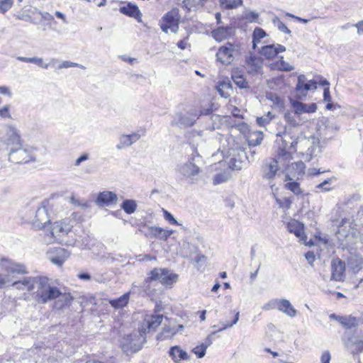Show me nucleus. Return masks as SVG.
Listing matches in <instances>:
<instances>
[{"instance_id":"nucleus-1","label":"nucleus","mask_w":363,"mask_h":363,"mask_svg":"<svg viewBox=\"0 0 363 363\" xmlns=\"http://www.w3.org/2000/svg\"><path fill=\"white\" fill-rule=\"evenodd\" d=\"M35 289L33 298L38 304H45L54 301L60 295V289L52 285L46 277H37Z\"/></svg>"},{"instance_id":"nucleus-2","label":"nucleus","mask_w":363,"mask_h":363,"mask_svg":"<svg viewBox=\"0 0 363 363\" xmlns=\"http://www.w3.org/2000/svg\"><path fill=\"white\" fill-rule=\"evenodd\" d=\"M178 275L170 272L166 268H155L148 274L145 279L143 288L147 294H150V284L155 281H159L165 286H171L177 281Z\"/></svg>"},{"instance_id":"nucleus-3","label":"nucleus","mask_w":363,"mask_h":363,"mask_svg":"<svg viewBox=\"0 0 363 363\" xmlns=\"http://www.w3.org/2000/svg\"><path fill=\"white\" fill-rule=\"evenodd\" d=\"M335 235L342 248L352 246L358 239L356 232L350 227V220L347 218L342 219Z\"/></svg>"},{"instance_id":"nucleus-4","label":"nucleus","mask_w":363,"mask_h":363,"mask_svg":"<svg viewBox=\"0 0 363 363\" xmlns=\"http://www.w3.org/2000/svg\"><path fill=\"white\" fill-rule=\"evenodd\" d=\"M9 160L16 164L35 161L33 149L29 147H23L21 145L13 147L9 153Z\"/></svg>"},{"instance_id":"nucleus-5","label":"nucleus","mask_w":363,"mask_h":363,"mask_svg":"<svg viewBox=\"0 0 363 363\" xmlns=\"http://www.w3.org/2000/svg\"><path fill=\"white\" fill-rule=\"evenodd\" d=\"M278 170V160L274 158H269L265 160L261 168L262 179L268 182L271 189L273 191L274 189H277V188L275 187V184L273 183V181L277 176Z\"/></svg>"},{"instance_id":"nucleus-6","label":"nucleus","mask_w":363,"mask_h":363,"mask_svg":"<svg viewBox=\"0 0 363 363\" xmlns=\"http://www.w3.org/2000/svg\"><path fill=\"white\" fill-rule=\"evenodd\" d=\"M228 152L230 157V164L233 169L240 170L242 168L243 163L247 160L250 162V156L245 149L238 144L230 148Z\"/></svg>"},{"instance_id":"nucleus-7","label":"nucleus","mask_w":363,"mask_h":363,"mask_svg":"<svg viewBox=\"0 0 363 363\" xmlns=\"http://www.w3.org/2000/svg\"><path fill=\"white\" fill-rule=\"evenodd\" d=\"M198 118L199 114L196 109H191L186 114L178 113L172 121V125L185 129L193 126Z\"/></svg>"},{"instance_id":"nucleus-8","label":"nucleus","mask_w":363,"mask_h":363,"mask_svg":"<svg viewBox=\"0 0 363 363\" xmlns=\"http://www.w3.org/2000/svg\"><path fill=\"white\" fill-rule=\"evenodd\" d=\"M298 143L297 140L293 139L289 134L284 133L281 136V145L278 151V159L284 162H290L292 157L289 150L294 149Z\"/></svg>"},{"instance_id":"nucleus-9","label":"nucleus","mask_w":363,"mask_h":363,"mask_svg":"<svg viewBox=\"0 0 363 363\" xmlns=\"http://www.w3.org/2000/svg\"><path fill=\"white\" fill-rule=\"evenodd\" d=\"M0 269L9 275L26 274L28 273L25 265L7 257L0 259Z\"/></svg>"},{"instance_id":"nucleus-10","label":"nucleus","mask_w":363,"mask_h":363,"mask_svg":"<svg viewBox=\"0 0 363 363\" xmlns=\"http://www.w3.org/2000/svg\"><path fill=\"white\" fill-rule=\"evenodd\" d=\"M238 55V50L237 47L228 43L218 49L216 57L217 60L223 65H230Z\"/></svg>"},{"instance_id":"nucleus-11","label":"nucleus","mask_w":363,"mask_h":363,"mask_svg":"<svg viewBox=\"0 0 363 363\" xmlns=\"http://www.w3.org/2000/svg\"><path fill=\"white\" fill-rule=\"evenodd\" d=\"M179 16L178 10H172L167 12L162 17V23H161V30L165 33H168L169 29L172 32L176 33L179 28Z\"/></svg>"},{"instance_id":"nucleus-12","label":"nucleus","mask_w":363,"mask_h":363,"mask_svg":"<svg viewBox=\"0 0 363 363\" xmlns=\"http://www.w3.org/2000/svg\"><path fill=\"white\" fill-rule=\"evenodd\" d=\"M162 320V315H146L139 328V333L140 335H145L151 330H155L159 325H160Z\"/></svg>"},{"instance_id":"nucleus-13","label":"nucleus","mask_w":363,"mask_h":363,"mask_svg":"<svg viewBox=\"0 0 363 363\" xmlns=\"http://www.w3.org/2000/svg\"><path fill=\"white\" fill-rule=\"evenodd\" d=\"M46 202L42 203L35 211V220L33 222V225L38 230L43 229L47 223H49L50 220L48 213V208L45 205Z\"/></svg>"},{"instance_id":"nucleus-14","label":"nucleus","mask_w":363,"mask_h":363,"mask_svg":"<svg viewBox=\"0 0 363 363\" xmlns=\"http://www.w3.org/2000/svg\"><path fill=\"white\" fill-rule=\"evenodd\" d=\"M140 230L145 233L146 237L150 238H156L162 240H167L172 234V230H164L160 227L147 226L146 225L142 226Z\"/></svg>"},{"instance_id":"nucleus-15","label":"nucleus","mask_w":363,"mask_h":363,"mask_svg":"<svg viewBox=\"0 0 363 363\" xmlns=\"http://www.w3.org/2000/svg\"><path fill=\"white\" fill-rule=\"evenodd\" d=\"M177 171L184 177L194 181L200 173V168L191 161H188L178 165Z\"/></svg>"},{"instance_id":"nucleus-16","label":"nucleus","mask_w":363,"mask_h":363,"mask_svg":"<svg viewBox=\"0 0 363 363\" xmlns=\"http://www.w3.org/2000/svg\"><path fill=\"white\" fill-rule=\"evenodd\" d=\"M72 227L68 220L57 221L52 225L50 233L54 238L58 240L62 237L67 235Z\"/></svg>"},{"instance_id":"nucleus-17","label":"nucleus","mask_w":363,"mask_h":363,"mask_svg":"<svg viewBox=\"0 0 363 363\" xmlns=\"http://www.w3.org/2000/svg\"><path fill=\"white\" fill-rule=\"evenodd\" d=\"M318 82L315 80H307L304 74L298 77L296 90L298 93L306 96L307 92L312 89H317Z\"/></svg>"},{"instance_id":"nucleus-18","label":"nucleus","mask_w":363,"mask_h":363,"mask_svg":"<svg viewBox=\"0 0 363 363\" xmlns=\"http://www.w3.org/2000/svg\"><path fill=\"white\" fill-rule=\"evenodd\" d=\"M329 318L331 320L338 322L342 327L347 329L356 328L359 324V319L351 315L343 316L332 313L329 315Z\"/></svg>"},{"instance_id":"nucleus-19","label":"nucleus","mask_w":363,"mask_h":363,"mask_svg":"<svg viewBox=\"0 0 363 363\" xmlns=\"http://www.w3.org/2000/svg\"><path fill=\"white\" fill-rule=\"evenodd\" d=\"M332 275L331 279L342 281L345 278V263L340 259H335L331 264Z\"/></svg>"},{"instance_id":"nucleus-20","label":"nucleus","mask_w":363,"mask_h":363,"mask_svg":"<svg viewBox=\"0 0 363 363\" xmlns=\"http://www.w3.org/2000/svg\"><path fill=\"white\" fill-rule=\"evenodd\" d=\"M301 143L308 147L307 150L303 153V159L305 162H310L314 157L320 154V148L319 144L315 143L314 140L303 139Z\"/></svg>"},{"instance_id":"nucleus-21","label":"nucleus","mask_w":363,"mask_h":363,"mask_svg":"<svg viewBox=\"0 0 363 363\" xmlns=\"http://www.w3.org/2000/svg\"><path fill=\"white\" fill-rule=\"evenodd\" d=\"M116 194L110 191L100 192L96 199V203L99 206H108L117 203Z\"/></svg>"},{"instance_id":"nucleus-22","label":"nucleus","mask_w":363,"mask_h":363,"mask_svg":"<svg viewBox=\"0 0 363 363\" xmlns=\"http://www.w3.org/2000/svg\"><path fill=\"white\" fill-rule=\"evenodd\" d=\"M73 300L74 297L69 292L62 291L60 290V295L54 299L55 302L53 308L56 310H63L65 308L69 307L72 304Z\"/></svg>"},{"instance_id":"nucleus-23","label":"nucleus","mask_w":363,"mask_h":363,"mask_svg":"<svg viewBox=\"0 0 363 363\" xmlns=\"http://www.w3.org/2000/svg\"><path fill=\"white\" fill-rule=\"evenodd\" d=\"M6 137V138L4 142L6 144V145H12L13 147H17L21 145V140L19 131L16 129V127L13 125L7 126Z\"/></svg>"},{"instance_id":"nucleus-24","label":"nucleus","mask_w":363,"mask_h":363,"mask_svg":"<svg viewBox=\"0 0 363 363\" xmlns=\"http://www.w3.org/2000/svg\"><path fill=\"white\" fill-rule=\"evenodd\" d=\"M286 50V48L280 44L275 45H269L262 47L260 50V53L262 55L264 56L267 59H273L275 57L278 53L284 52Z\"/></svg>"},{"instance_id":"nucleus-25","label":"nucleus","mask_w":363,"mask_h":363,"mask_svg":"<svg viewBox=\"0 0 363 363\" xmlns=\"http://www.w3.org/2000/svg\"><path fill=\"white\" fill-rule=\"evenodd\" d=\"M140 138V135L137 133H133L129 135L123 134L119 138V143L116 145L118 150H122L136 143Z\"/></svg>"},{"instance_id":"nucleus-26","label":"nucleus","mask_w":363,"mask_h":363,"mask_svg":"<svg viewBox=\"0 0 363 363\" xmlns=\"http://www.w3.org/2000/svg\"><path fill=\"white\" fill-rule=\"evenodd\" d=\"M291 105L295 113L300 116L303 113H314L317 110V106L315 103L304 104L300 101H294L292 102Z\"/></svg>"},{"instance_id":"nucleus-27","label":"nucleus","mask_w":363,"mask_h":363,"mask_svg":"<svg viewBox=\"0 0 363 363\" xmlns=\"http://www.w3.org/2000/svg\"><path fill=\"white\" fill-rule=\"evenodd\" d=\"M262 67V60L260 57L250 56L246 60V69L248 73L255 74L260 72Z\"/></svg>"},{"instance_id":"nucleus-28","label":"nucleus","mask_w":363,"mask_h":363,"mask_svg":"<svg viewBox=\"0 0 363 363\" xmlns=\"http://www.w3.org/2000/svg\"><path fill=\"white\" fill-rule=\"evenodd\" d=\"M234 29L231 26H220L212 31V36L217 41H223L233 35Z\"/></svg>"},{"instance_id":"nucleus-29","label":"nucleus","mask_w":363,"mask_h":363,"mask_svg":"<svg viewBox=\"0 0 363 363\" xmlns=\"http://www.w3.org/2000/svg\"><path fill=\"white\" fill-rule=\"evenodd\" d=\"M119 11L121 13L129 17L137 19L139 22L141 21L140 18L142 13L139 8L132 3H128L126 6H121Z\"/></svg>"},{"instance_id":"nucleus-30","label":"nucleus","mask_w":363,"mask_h":363,"mask_svg":"<svg viewBox=\"0 0 363 363\" xmlns=\"http://www.w3.org/2000/svg\"><path fill=\"white\" fill-rule=\"evenodd\" d=\"M36 279L37 277H25L22 280L13 282L12 286H15L18 290L26 289L27 291H30L35 289Z\"/></svg>"},{"instance_id":"nucleus-31","label":"nucleus","mask_w":363,"mask_h":363,"mask_svg":"<svg viewBox=\"0 0 363 363\" xmlns=\"http://www.w3.org/2000/svg\"><path fill=\"white\" fill-rule=\"evenodd\" d=\"M287 228L290 233H294L301 240L306 241V236L304 234L303 225L301 223L293 220L288 223Z\"/></svg>"},{"instance_id":"nucleus-32","label":"nucleus","mask_w":363,"mask_h":363,"mask_svg":"<svg viewBox=\"0 0 363 363\" xmlns=\"http://www.w3.org/2000/svg\"><path fill=\"white\" fill-rule=\"evenodd\" d=\"M278 310L291 318L297 315V311L294 308L290 301L285 298H281L279 301Z\"/></svg>"},{"instance_id":"nucleus-33","label":"nucleus","mask_w":363,"mask_h":363,"mask_svg":"<svg viewBox=\"0 0 363 363\" xmlns=\"http://www.w3.org/2000/svg\"><path fill=\"white\" fill-rule=\"evenodd\" d=\"M240 313L237 312L235 315L233 320L230 323H222L223 327L219 329L217 331L213 332L211 335H209L205 340L204 342L202 344L206 347V348H208L213 342V337L212 335H215L217 332L223 331L227 328L233 327L234 325H235L238 320H239Z\"/></svg>"},{"instance_id":"nucleus-34","label":"nucleus","mask_w":363,"mask_h":363,"mask_svg":"<svg viewBox=\"0 0 363 363\" xmlns=\"http://www.w3.org/2000/svg\"><path fill=\"white\" fill-rule=\"evenodd\" d=\"M169 354L175 362H177L180 360L189 359V355L187 352L177 345L172 347L169 351Z\"/></svg>"},{"instance_id":"nucleus-35","label":"nucleus","mask_w":363,"mask_h":363,"mask_svg":"<svg viewBox=\"0 0 363 363\" xmlns=\"http://www.w3.org/2000/svg\"><path fill=\"white\" fill-rule=\"evenodd\" d=\"M363 258L358 255H351L347 259V267L353 273H357L362 267Z\"/></svg>"},{"instance_id":"nucleus-36","label":"nucleus","mask_w":363,"mask_h":363,"mask_svg":"<svg viewBox=\"0 0 363 363\" xmlns=\"http://www.w3.org/2000/svg\"><path fill=\"white\" fill-rule=\"evenodd\" d=\"M284 118L286 123L292 127L301 125L305 122V121L301 118V116L296 113L294 111V113H286Z\"/></svg>"},{"instance_id":"nucleus-37","label":"nucleus","mask_w":363,"mask_h":363,"mask_svg":"<svg viewBox=\"0 0 363 363\" xmlns=\"http://www.w3.org/2000/svg\"><path fill=\"white\" fill-rule=\"evenodd\" d=\"M129 301V294L125 293L121 296L116 299H111L109 301V303L114 308H121L125 306Z\"/></svg>"},{"instance_id":"nucleus-38","label":"nucleus","mask_w":363,"mask_h":363,"mask_svg":"<svg viewBox=\"0 0 363 363\" xmlns=\"http://www.w3.org/2000/svg\"><path fill=\"white\" fill-rule=\"evenodd\" d=\"M121 208L127 213L132 214L133 213L137 208V203L135 200L133 199H125L121 205Z\"/></svg>"},{"instance_id":"nucleus-39","label":"nucleus","mask_w":363,"mask_h":363,"mask_svg":"<svg viewBox=\"0 0 363 363\" xmlns=\"http://www.w3.org/2000/svg\"><path fill=\"white\" fill-rule=\"evenodd\" d=\"M177 333H178V330H176L174 327L164 326L162 331L158 334L157 339L164 340L171 338Z\"/></svg>"},{"instance_id":"nucleus-40","label":"nucleus","mask_w":363,"mask_h":363,"mask_svg":"<svg viewBox=\"0 0 363 363\" xmlns=\"http://www.w3.org/2000/svg\"><path fill=\"white\" fill-rule=\"evenodd\" d=\"M267 35L266 32L261 28H256L252 34V48L253 49L256 48L257 44L259 43L263 38Z\"/></svg>"},{"instance_id":"nucleus-41","label":"nucleus","mask_w":363,"mask_h":363,"mask_svg":"<svg viewBox=\"0 0 363 363\" xmlns=\"http://www.w3.org/2000/svg\"><path fill=\"white\" fill-rule=\"evenodd\" d=\"M274 196L275 197L276 201L280 208L284 209H289L291 208V203L293 202V197H284L282 199H279L276 197L274 194Z\"/></svg>"},{"instance_id":"nucleus-42","label":"nucleus","mask_w":363,"mask_h":363,"mask_svg":"<svg viewBox=\"0 0 363 363\" xmlns=\"http://www.w3.org/2000/svg\"><path fill=\"white\" fill-rule=\"evenodd\" d=\"M274 117V116L272 113L269 111L267 114H264L261 117H258L257 118V123L259 126L264 127L266 125L269 123Z\"/></svg>"},{"instance_id":"nucleus-43","label":"nucleus","mask_w":363,"mask_h":363,"mask_svg":"<svg viewBox=\"0 0 363 363\" xmlns=\"http://www.w3.org/2000/svg\"><path fill=\"white\" fill-rule=\"evenodd\" d=\"M242 0H220V4L228 9L237 8L241 5Z\"/></svg>"},{"instance_id":"nucleus-44","label":"nucleus","mask_w":363,"mask_h":363,"mask_svg":"<svg viewBox=\"0 0 363 363\" xmlns=\"http://www.w3.org/2000/svg\"><path fill=\"white\" fill-rule=\"evenodd\" d=\"M272 23L275 26H277L282 33H285L287 34L291 33V30L286 26V25L277 17L274 16L272 19Z\"/></svg>"},{"instance_id":"nucleus-45","label":"nucleus","mask_w":363,"mask_h":363,"mask_svg":"<svg viewBox=\"0 0 363 363\" xmlns=\"http://www.w3.org/2000/svg\"><path fill=\"white\" fill-rule=\"evenodd\" d=\"M262 136L261 134H252L248 139L249 147H254L261 143Z\"/></svg>"},{"instance_id":"nucleus-46","label":"nucleus","mask_w":363,"mask_h":363,"mask_svg":"<svg viewBox=\"0 0 363 363\" xmlns=\"http://www.w3.org/2000/svg\"><path fill=\"white\" fill-rule=\"evenodd\" d=\"M69 67H80L82 69H84V67L80 64H77L70 61H62L59 62V65L56 67V69H62Z\"/></svg>"},{"instance_id":"nucleus-47","label":"nucleus","mask_w":363,"mask_h":363,"mask_svg":"<svg viewBox=\"0 0 363 363\" xmlns=\"http://www.w3.org/2000/svg\"><path fill=\"white\" fill-rule=\"evenodd\" d=\"M232 79L235 84L239 87L244 89L248 87L247 82L242 75L234 74L232 76Z\"/></svg>"},{"instance_id":"nucleus-48","label":"nucleus","mask_w":363,"mask_h":363,"mask_svg":"<svg viewBox=\"0 0 363 363\" xmlns=\"http://www.w3.org/2000/svg\"><path fill=\"white\" fill-rule=\"evenodd\" d=\"M285 187L296 195L301 194L300 185L296 182H288L285 184Z\"/></svg>"},{"instance_id":"nucleus-49","label":"nucleus","mask_w":363,"mask_h":363,"mask_svg":"<svg viewBox=\"0 0 363 363\" xmlns=\"http://www.w3.org/2000/svg\"><path fill=\"white\" fill-rule=\"evenodd\" d=\"M279 301H280V299H279V298H272V299L269 300L267 303L264 304L262 306V309L265 310V311L274 309V308L278 309Z\"/></svg>"},{"instance_id":"nucleus-50","label":"nucleus","mask_w":363,"mask_h":363,"mask_svg":"<svg viewBox=\"0 0 363 363\" xmlns=\"http://www.w3.org/2000/svg\"><path fill=\"white\" fill-rule=\"evenodd\" d=\"M206 349L207 348H206V347L203 344H201L200 345L195 347L192 350V352L196 354V356L198 358H202L206 354Z\"/></svg>"},{"instance_id":"nucleus-51","label":"nucleus","mask_w":363,"mask_h":363,"mask_svg":"<svg viewBox=\"0 0 363 363\" xmlns=\"http://www.w3.org/2000/svg\"><path fill=\"white\" fill-rule=\"evenodd\" d=\"M228 180V177L225 173L217 174L213 177V183L214 185H218L225 182Z\"/></svg>"},{"instance_id":"nucleus-52","label":"nucleus","mask_w":363,"mask_h":363,"mask_svg":"<svg viewBox=\"0 0 363 363\" xmlns=\"http://www.w3.org/2000/svg\"><path fill=\"white\" fill-rule=\"evenodd\" d=\"M13 4V0H0V12L4 13L9 10Z\"/></svg>"},{"instance_id":"nucleus-53","label":"nucleus","mask_w":363,"mask_h":363,"mask_svg":"<svg viewBox=\"0 0 363 363\" xmlns=\"http://www.w3.org/2000/svg\"><path fill=\"white\" fill-rule=\"evenodd\" d=\"M354 348L352 352L353 354H359L363 352V340H358L352 342Z\"/></svg>"},{"instance_id":"nucleus-54","label":"nucleus","mask_w":363,"mask_h":363,"mask_svg":"<svg viewBox=\"0 0 363 363\" xmlns=\"http://www.w3.org/2000/svg\"><path fill=\"white\" fill-rule=\"evenodd\" d=\"M55 255H57L60 258L63 259V261L65 260L69 257L70 253L64 248H57L55 250Z\"/></svg>"},{"instance_id":"nucleus-55","label":"nucleus","mask_w":363,"mask_h":363,"mask_svg":"<svg viewBox=\"0 0 363 363\" xmlns=\"http://www.w3.org/2000/svg\"><path fill=\"white\" fill-rule=\"evenodd\" d=\"M49 259L50 260V262L55 264V265H57L59 267H61L63 264H64V261H63V259H61L60 258V257H58L57 255L54 254V255H49Z\"/></svg>"},{"instance_id":"nucleus-56","label":"nucleus","mask_w":363,"mask_h":363,"mask_svg":"<svg viewBox=\"0 0 363 363\" xmlns=\"http://www.w3.org/2000/svg\"><path fill=\"white\" fill-rule=\"evenodd\" d=\"M283 59V57H281ZM279 69L286 72H290L294 69V67L289 65V63L284 62L283 60L280 61V64L279 65Z\"/></svg>"},{"instance_id":"nucleus-57","label":"nucleus","mask_w":363,"mask_h":363,"mask_svg":"<svg viewBox=\"0 0 363 363\" xmlns=\"http://www.w3.org/2000/svg\"><path fill=\"white\" fill-rule=\"evenodd\" d=\"M0 116L2 118H11V115L9 113V105H6L0 108Z\"/></svg>"},{"instance_id":"nucleus-58","label":"nucleus","mask_w":363,"mask_h":363,"mask_svg":"<svg viewBox=\"0 0 363 363\" xmlns=\"http://www.w3.org/2000/svg\"><path fill=\"white\" fill-rule=\"evenodd\" d=\"M164 217L166 220L169 221L172 225H178L177 220L174 216L167 211H164Z\"/></svg>"},{"instance_id":"nucleus-59","label":"nucleus","mask_w":363,"mask_h":363,"mask_svg":"<svg viewBox=\"0 0 363 363\" xmlns=\"http://www.w3.org/2000/svg\"><path fill=\"white\" fill-rule=\"evenodd\" d=\"M331 179H328L325 180L324 182H321L320 184H318L316 186L317 189H323V191H330L331 189L328 187L327 185L329 184L331 182Z\"/></svg>"},{"instance_id":"nucleus-60","label":"nucleus","mask_w":363,"mask_h":363,"mask_svg":"<svg viewBox=\"0 0 363 363\" xmlns=\"http://www.w3.org/2000/svg\"><path fill=\"white\" fill-rule=\"evenodd\" d=\"M258 17H259V14L258 13H257L256 11H250L247 15H246V18L247 19H249L251 22L254 21H257V20L258 19Z\"/></svg>"},{"instance_id":"nucleus-61","label":"nucleus","mask_w":363,"mask_h":363,"mask_svg":"<svg viewBox=\"0 0 363 363\" xmlns=\"http://www.w3.org/2000/svg\"><path fill=\"white\" fill-rule=\"evenodd\" d=\"M330 354L328 351H325L321 355V363H330Z\"/></svg>"},{"instance_id":"nucleus-62","label":"nucleus","mask_w":363,"mask_h":363,"mask_svg":"<svg viewBox=\"0 0 363 363\" xmlns=\"http://www.w3.org/2000/svg\"><path fill=\"white\" fill-rule=\"evenodd\" d=\"M323 100L325 101H330L331 100V96L330 93V87H325L323 90Z\"/></svg>"},{"instance_id":"nucleus-63","label":"nucleus","mask_w":363,"mask_h":363,"mask_svg":"<svg viewBox=\"0 0 363 363\" xmlns=\"http://www.w3.org/2000/svg\"><path fill=\"white\" fill-rule=\"evenodd\" d=\"M77 277L84 281H89L91 279V275L87 272L79 273Z\"/></svg>"},{"instance_id":"nucleus-64","label":"nucleus","mask_w":363,"mask_h":363,"mask_svg":"<svg viewBox=\"0 0 363 363\" xmlns=\"http://www.w3.org/2000/svg\"><path fill=\"white\" fill-rule=\"evenodd\" d=\"M354 26L357 28L358 34L363 33V20L358 21Z\"/></svg>"}]
</instances>
